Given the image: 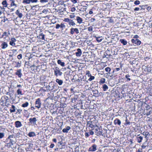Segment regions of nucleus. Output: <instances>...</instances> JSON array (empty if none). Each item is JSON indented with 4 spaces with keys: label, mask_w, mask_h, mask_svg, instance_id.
<instances>
[{
    "label": "nucleus",
    "mask_w": 152,
    "mask_h": 152,
    "mask_svg": "<svg viewBox=\"0 0 152 152\" xmlns=\"http://www.w3.org/2000/svg\"><path fill=\"white\" fill-rule=\"evenodd\" d=\"M5 142L6 144L7 147L10 148L12 145L15 143V138L13 135H10L7 138Z\"/></svg>",
    "instance_id": "1"
},
{
    "label": "nucleus",
    "mask_w": 152,
    "mask_h": 152,
    "mask_svg": "<svg viewBox=\"0 0 152 152\" xmlns=\"http://www.w3.org/2000/svg\"><path fill=\"white\" fill-rule=\"evenodd\" d=\"M54 75L56 76H61L62 75V73L61 72L58 67H55L54 69Z\"/></svg>",
    "instance_id": "2"
},
{
    "label": "nucleus",
    "mask_w": 152,
    "mask_h": 152,
    "mask_svg": "<svg viewBox=\"0 0 152 152\" xmlns=\"http://www.w3.org/2000/svg\"><path fill=\"white\" fill-rule=\"evenodd\" d=\"M35 107L38 109H39L41 107L42 103L40 101V98H38L36 100L35 102Z\"/></svg>",
    "instance_id": "3"
},
{
    "label": "nucleus",
    "mask_w": 152,
    "mask_h": 152,
    "mask_svg": "<svg viewBox=\"0 0 152 152\" xmlns=\"http://www.w3.org/2000/svg\"><path fill=\"white\" fill-rule=\"evenodd\" d=\"M64 21L68 23L69 24L70 26H74L75 25V23L72 20L68 18H65Z\"/></svg>",
    "instance_id": "4"
},
{
    "label": "nucleus",
    "mask_w": 152,
    "mask_h": 152,
    "mask_svg": "<svg viewBox=\"0 0 152 152\" xmlns=\"http://www.w3.org/2000/svg\"><path fill=\"white\" fill-rule=\"evenodd\" d=\"M131 42L135 46L136 45L137 46L140 45L141 43V41L138 39H132Z\"/></svg>",
    "instance_id": "5"
},
{
    "label": "nucleus",
    "mask_w": 152,
    "mask_h": 152,
    "mask_svg": "<svg viewBox=\"0 0 152 152\" xmlns=\"http://www.w3.org/2000/svg\"><path fill=\"white\" fill-rule=\"evenodd\" d=\"M94 134V132L91 129H89L88 131L87 130L85 133V136L86 138L88 137L90 135H93Z\"/></svg>",
    "instance_id": "6"
},
{
    "label": "nucleus",
    "mask_w": 152,
    "mask_h": 152,
    "mask_svg": "<svg viewBox=\"0 0 152 152\" xmlns=\"http://www.w3.org/2000/svg\"><path fill=\"white\" fill-rule=\"evenodd\" d=\"M70 33L71 34L73 35L75 33L78 34L79 33V31L77 28H72L70 29Z\"/></svg>",
    "instance_id": "7"
},
{
    "label": "nucleus",
    "mask_w": 152,
    "mask_h": 152,
    "mask_svg": "<svg viewBox=\"0 0 152 152\" xmlns=\"http://www.w3.org/2000/svg\"><path fill=\"white\" fill-rule=\"evenodd\" d=\"M97 145L96 144H94L92 145L88 149V151H95L97 150Z\"/></svg>",
    "instance_id": "8"
},
{
    "label": "nucleus",
    "mask_w": 152,
    "mask_h": 152,
    "mask_svg": "<svg viewBox=\"0 0 152 152\" xmlns=\"http://www.w3.org/2000/svg\"><path fill=\"white\" fill-rule=\"evenodd\" d=\"M0 46L2 49H5L8 47V45L7 42L2 41Z\"/></svg>",
    "instance_id": "9"
},
{
    "label": "nucleus",
    "mask_w": 152,
    "mask_h": 152,
    "mask_svg": "<svg viewBox=\"0 0 152 152\" xmlns=\"http://www.w3.org/2000/svg\"><path fill=\"white\" fill-rule=\"evenodd\" d=\"M15 74L17 75L18 77L21 78L22 75V70L20 69H17V71L15 73Z\"/></svg>",
    "instance_id": "10"
},
{
    "label": "nucleus",
    "mask_w": 152,
    "mask_h": 152,
    "mask_svg": "<svg viewBox=\"0 0 152 152\" xmlns=\"http://www.w3.org/2000/svg\"><path fill=\"white\" fill-rule=\"evenodd\" d=\"M87 126L88 127L91 128V129L92 130L94 129V126L93 124L92 121H89L87 124Z\"/></svg>",
    "instance_id": "11"
},
{
    "label": "nucleus",
    "mask_w": 152,
    "mask_h": 152,
    "mask_svg": "<svg viewBox=\"0 0 152 152\" xmlns=\"http://www.w3.org/2000/svg\"><path fill=\"white\" fill-rule=\"evenodd\" d=\"M16 41V39L15 38H11L10 41V44L12 46H14L15 45V42Z\"/></svg>",
    "instance_id": "12"
},
{
    "label": "nucleus",
    "mask_w": 152,
    "mask_h": 152,
    "mask_svg": "<svg viewBox=\"0 0 152 152\" xmlns=\"http://www.w3.org/2000/svg\"><path fill=\"white\" fill-rule=\"evenodd\" d=\"M29 121L31 124L35 125L36 124L37 119L35 117L30 118L29 119Z\"/></svg>",
    "instance_id": "13"
},
{
    "label": "nucleus",
    "mask_w": 152,
    "mask_h": 152,
    "mask_svg": "<svg viewBox=\"0 0 152 152\" xmlns=\"http://www.w3.org/2000/svg\"><path fill=\"white\" fill-rule=\"evenodd\" d=\"M15 126L17 128L21 127L22 126L21 122L19 121H16L15 122Z\"/></svg>",
    "instance_id": "14"
},
{
    "label": "nucleus",
    "mask_w": 152,
    "mask_h": 152,
    "mask_svg": "<svg viewBox=\"0 0 152 152\" xmlns=\"http://www.w3.org/2000/svg\"><path fill=\"white\" fill-rule=\"evenodd\" d=\"M114 124L115 125L120 126L121 124V121L118 118H115L114 121Z\"/></svg>",
    "instance_id": "15"
},
{
    "label": "nucleus",
    "mask_w": 152,
    "mask_h": 152,
    "mask_svg": "<svg viewBox=\"0 0 152 152\" xmlns=\"http://www.w3.org/2000/svg\"><path fill=\"white\" fill-rule=\"evenodd\" d=\"M94 38H95L96 40L98 42H100L103 39L102 36L99 37L95 36L94 37Z\"/></svg>",
    "instance_id": "16"
},
{
    "label": "nucleus",
    "mask_w": 152,
    "mask_h": 152,
    "mask_svg": "<svg viewBox=\"0 0 152 152\" xmlns=\"http://www.w3.org/2000/svg\"><path fill=\"white\" fill-rule=\"evenodd\" d=\"M77 52L75 53V54L77 56H80L82 53L81 50L80 48H78L77 49Z\"/></svg>",
    "instance_id": "17"
},
{
    "label": "nucleus",
    "mask_w": 152,
    "mask_h": 152,
    "mask_svg": "<svg viewBox=\"0 0 152 152\" xmlns=\"http://www.w3.org/2000/svg\"><path fill=\"white\" fill-rule=\"evenodd\" d=\"M71 129V127L69 126H67L66 128L63 129L62 131L64 133H67Z\"/></svg>",
    "instance_id": "18"
},
{
    "label": "nucleus",
    "mask_w": 152,
    "mask_h": 152,
    "mask_svg": "<svg viewBox=\"0 0 152 152\" xmlns=\"http://www.w3.org/2000/svg\"><path fill=\"white\" fill-rule=\"evenodd\" d=\"M95 130H96V132L99 135H103V131L102 129H100V128H99L98 129H96Z\"/></svg>",
    "instance_id": "19"
},
{
    "label": "nucleus",
    "mask_w": 152,
    "mask_h": 152,
    "mask_svg": "<svg viewBox=\"0 0 152 152\" xmlns=\"http://www.w3.org/2000/svg\"><path fill=\"white\" fill-rule=\"evenodd\" d=\"M122 64H121L120 65V67L117 68H116L115 69H114L113 70V71L112 72V73H114V72H115L119 71V70H122Z\"/></svg>",
    "instance_id": "20"
},
{
    "label": "nucleus",
    "mask_w": 152,
    "mask_h": 152,
    "mask_svg": "<svg viewBox=\"0 0 152 152\" xmlns=\"http://www.w3.org/2000/svg\"><path fill=\"white\" fill-rule=\"evenodd\" d=\"M57 63L62 66L63 67L65 66V63L64 62H62L61 60L60 59L58 60Z\"/></svg>",
    "instance_id": "21"
},
{
    "label": "nucleus",
    "mask_w": 152,
    "mask_h": 152,
    "mask_svg": "<svg viewBox=\"0 0 152 152\" xmlns=\"http://www.w3.org/2000/svg\"><path fill=\"white\" fill-rule=\"evenodd\" d=\"M15 14L20 18H21L23 16V15L22 13H20L19 11L18 10L16 11Z\"/></svg>",
    "instance_id": "22"
},
{
    "label": "nucleus",
    "mask_w": 152,
    "mask_h": 152,
    "mask_svg": "<svg viewBox=\"0 0 152 152\" xmlns=\"http://www.w3.org/2000/svg\"><path fill=\"white\" fill-rule=\"evenodd\" d=\"M28 135L29 137H33L35 136H36V135L35 133L33 132H29L28 134Z\"/></svg>",
    "instance_id": "23"
},
{
    "label": "nucleus",
    "mask_w": 152,
    "mask_h": 152,
    "mask_svg": "<svg viewBox=\"0 0 152 152\" xmlns=\"http://www.w3.org/2000/svg\"><path fill=\"white\" fill-rule=\"evenodd\" d=\"M76 20H77V23L80 24L83 21L82 19L79 16H77L76 17Z\"/></svg>",
    "instance_id": "24"
},
{
    "label": "nucleus",
    "mask_w": 152,
    "mask_h": 152,
    "mask_svg": "<svg viewBox=\"0 0 152 152\" xmlns=\"http://www.w3.org/2000/svg\"><path fill=\"white\" fill-rule=\"evenodd\" d=\"M56 81L57 83L60 86L62 85L63 83V81L61 80H60L58 79H56Z\"/></svg>",
    "instance_id": "25"
},
{
    "label": "nucleus",
    "mask_w": 152,
    "mask_h": 152,
    "mask_svg": "<svg viewBox=\"0 0 152 152\" xmlns=\"http://www.w3.org/2000/svg\"><path fill=\"white\" fill-rule=\"evenodd\" d=\"M120 41L124 45H126L127 44V41L124 39H121L120 40Z\"/></svg>",
    "instance_id": "26"
},
{
    "label": "nucleus",
    "mask_w": 152,
    "mask_h": 152,
    "mask_svg": "<svg viewBox=\"0 0 152 152\" xmlns=\"http://www.w3.org/2000/svg\"><path fill=\"white\" fill-rule=\"evenodd\" d=\"M15 63H16V65L15 66V67L17 68H19L21 66V62H15Z\"/></svg>",
    "instance_id": "27"
},
{
    "label": "nucleus",
    "mask_w": 152,
    "mask_h": 152,
    "mask_svg": "<svg viewBox=\"0 0 152 152\" xmlns=\"http://www.w3.org/2000/svg\"><path fill=\"white\" fill-rule=\"evenodd\" d=\"M3 5L4 7H7L8 4L6 0H4L1 3Z\"/></svg>",
    "instance_id": "28"
},
{
    "label": "nucleus",
    "mask_w": 152,
    "mask_h": 152,
    "mask_svg": "<svg viewBox=\"0 0 152 152\" xmlns=\"http://www.w3.org/2000/svg\"><path fill=\"white\" fill-rule=\"evenodd\" d=\"M137 142L138 143H140L143 139V137L142 136H140L139 137H137Z\"/></svg>",
    "instance_id": "29"
},
{
    "label": "nucleus",
    "mask_w": 152,
    "mask_h": 152,
    "mask_svg": "<svg viewBox=\"0 0 152 152\" xmlns=\"http://www.w3.org/2000/svg\"><path fill=\"white\" fill-rule=\"evenodd\" d=\"M102 89L104 91H106L108 89V87L106 84H104L102 86Z\"/></svg>",
    "instance_id": "30"
},
{
    "label": "nucleus",
    "mask_w": 152,
    "mask_h": 152,
    "mask_svg": "<svg viewBox=\"0 0 152 152\" xmlns=\"http://www.w3.org/2000/svg\"><path fill=\"white\" fill-rule=\"evenodd\" d=\"M10 34V33L9 32L8 33L6 32H4L2 35L1 38L3 37L4 36L8 37Z\"/></svg>",
    "instance_id": "31"
},
{
    "label": "nucleus",
    "mask_w": 152,
    "mask_h": 152,
    "mask_svg": "<svg viewBox=\"0 0 152 152\" xmlns=\"http://www.w3.org/2000/svg\"><path fill=\"white\" fill-rule=\"evenodd\" d=\"M12 109L10 110V112L11 113L15 112L16 110L15 106L14 105H12Z\"/></svg>",
    "instance_id": "32"
},
{
    "label": "nucleus",
    "mask_w": 152,
    "mask_h": 152,
    "mask_svg": "<svg viewBox=\"0 0 152 152\" xmlns=\"http://www.w3.org/2000/svg\"><path fill=\"white\" fill-rule=\"evenodd\" d=\"M29 104L28 102H26L25 103L22 104L21 106L23 107H27Z\"/></svg>",
    "instance_id": "33"
},
{
    "label": "nucleus",
    "mask_w": 152,
    "mask_h": 152,
    "mask_svg": "<svg viewBox=\"0 0 152 152\" xmlns=\"http://www.w3.org/2000/svg\"><path fill=\"white\" fill-rule=\"evenodd\" d=\"M39 38L42 39V40L45 39V35L42 33H40L39 35Z\"/></svg>",
    "instance_id": "34"
},
{
    "label": "nucleus",
    "mask_w": 152,
    "mask_h": 152,
    "mask_svg": "<svg viewBox=\"0 0 152 152\" xmlns=\"http://www.w3.org/2000/svg\"><path fill=\"white\" fill-rule=\"evenodd\" d=\"M142 134L145 136V137L146 138V137H147L148 136H149L150 134L149 132H144L142 133Z\"/></svg>",
    "instance_id": "35"
},
{
    "label": "nucleus",
    "mask_w": 152,
    "mask_h": 152,
    "mask_svg": "<svg viewBox=\"0 0 152 152\" xmlns=\"http://www.w3.org/2000/svg\"><path fill=\"white\" fill-rule=\"evenodd\" d=\"M10 6L11 7L15 6V7H17V4L15 3V1L11 2L10 3Z\"/></svg>",
    "instance_id": "36"
},
{
    "label": "nucleus",
    "mask_w": 152,
    "mask_h": 152,
    "mask_svg": "<svg viewBox=\"0 0 152 152\" xmlns=\"http://www.w3.org/2000/svg\"><path fill=\"white\" fill-rule=\"evenodd\" d=\"M23 3H26L27 4H29L30 3V0H23L22 2Z\"/></svg>",
    "instance_id": "37"
},
{
    "label": "nucleus",
    "mask_w": 152,
    "mask_h": 152,
    "mask_svg": "<svg viewBox=\"0 0 152 152\" xmlns=\"http://www.w3.org/2000/svg\"><path fill=\"white\" fill-rule=\"evenodd\" d=\"M130 76L128 74L125 75V77L127 79V81L128 82L131 80V79L129 78Z\"/></svg>",
    "instance_id": "38"
},
{
    "label": "nucleus",
    "mask_w": 152,
    "mask_h": 152,
    "mask_svg": "<svg viewBox=\"0 0 152 152\" xmlns=\"http://www.w3.org/2000/svg\"><path fill=\"white\" fill-rule=\"evenodd\" d=\"M105 79L104 78H102L101 79V80L99 82L100 83L103 84L105 83Z\"/></svg>",
    "instance_id": "39"
},
{
    "label": "nucleus",
    "mask_w": 152,
    "mask_h": 152,
    "mask_svg": "<svg viewBox=\"0 0 152 152\" xmlns=\"http://www.w3.org/2000/svg\"><path fill=\"white\" fill-rule=\"evenodd\" d=\"M111 69L109 67H106L105 69V71H106L107 72H110V71H111Z\"/></svg>",
    "instance_id": "40"
},
{
    "label": "nucleus",
    "mask_w": 152,
    "mask_h": 152,
    "mask_svg": "<svg viewBox=\"0 0 152 152\" xmlns=\"http://www.w3.org/2000/svg\"><path fill=\"white\" fill-rule=\"evenodd\" d=\"M65 27V25L62 23H61L60 25V28L62 30H63V28Z\"/></svg>",
    "instance_id": "41"
},
{
    "label": "nucleus",
    "mask_w": 152,
    "mask_h": 152,
    "mask_svg": "<svg viewBox=\"0 0 152 152\" xmlns=\"http://www.w3.org/2000/svg\"><path fill=\"white\" fill-rule=\"evenodd\" d=\"M42 12L45 14H47L49 12V10L48 9H44L42 11Z\"/></svg>",
    "instance_id": "42"
},
{
    "label": "nucleus",
    "mask_w": 152,
    "mask_h": 152,
    "mask_svg": "<svg viewBox=\"0 0 152 152\" xmlns=\"http://www.w3.org/2000/svg\"><path fill=\"white\" fill-rule=\"evenodd\" d=\"M86 75H87L88 77H90L91 76V75L90 73V72L89 71H86Z\"/></svg>",
    "instance_id": "43"
},
{
    "label": "nucleus",
    "mask_w": 152,
    "mask_h": 152,
    "mask_svg": "<svg viewBox=\"0 0 152 152\" xmlns=\"http://www.w3.org/2000/svg\"><path fill=\"white\" fill-rule=\"evenodd\" d=\"M17 92L18 94V95L20 94L21 95H22V91L20 90V89H18L17 90Z\"/></svg>",
    "instance_id": "44"
},
{
    "label": "nucleus",
    "mask_w": 152,
    "mask_h": 152,
    "mask_svg": "<svg viewBox=\"0 0 152 152\" xmlns=\"http://www.w3.org/2000/svg\"><path fill=\"white\" fill-rule=\"evenodd\" d=\"M49 0H40V2L41 3H44L48 2Z\"/></svg>",
    "instance_id": "45"
},
{
    "label": "nucleus",
    "mask_w": 152,
    "mask_h": 152,
    "mask_svg": "<svg viewBox=\"0 0 152 152\" xmlns=\"http://www.w3.org/2000/svg\"><path fill=\"white\" fill-rule=\"evenodd\" d=\"M152 113V111L151 110L149 111V110H147L146 115L147 116H148V115H150Z\"/></svg>",
    "instance_id": "46"
},
{
    "label": "nucleus",
    "mask_w": 152,
    "mask_h": 152,
    "mask_svg": "<svg viewBox=\"0 0 152 152\" xmlns=\"http://www.w3.org/2000/svg\"><path fill=\"white\" fill-rule=\"evenodd\" d=\"M95 78V77L94 76H92V75L90 77V78L88 79V80L89 81H91L93 80H94Z\"/></svg>",
    "instance_id": "47"
},
{
    "label": "nucleus",
    "mask_w": 152,
    "mask_h": 152,
    "mask_svg": "<svg viewBox=\"0 0 152 152\" xmlns=\"http://www.w3.org/2000/svg\"><path fill=\"white\" fill-rule=\"evenodd\" d=\"M4 133L3 132L0 133V139H1L4 137Z\"/></svg>",
    "instance_id": "48"
},
{
    "label": "nucleus",
    "mask_w": 152,
    "mask_h": 152,
    "mask_svg": "<svg viewBox=\"0 0 152 152\" xmlns=\"http://www.w3.org/2000/svg\"><path fill=\"white\" fill-rule=\"evenodd\" d=\"M114 73H113L112 72L111 73L110 72H107V74L108 76H110V77H112L113 76V74Z\"/></svg>",
    "instance_id": "49"
},
{
    "label": "nucleus",
    "mask_w": 152,
    "mask_h": 152,
    "mask_svg": "<svg viewBox=\"0 0 152 152\" xmlns=\"http://www.w3.org/2000/svg\"><path fill=\"white\" fill-rule=\"evenodd\" d=\"M135 5H139L140 4V1L138 0L135 1L134 3Z\"/></svg>",
    "instance_id": "50"
},
{
    "label": "nucleus",
    "mask_w": 152,
    "mask_h": 152,
    "mask_svg": "<svg viewBox=\"0 0 152 152\" xmlns=\"http://www.w3.org/2000/svg\"><path fill=\"white\" fill-rule=\"evenodd\" d=\"M17 58L19 59H21L22 58V55L21 54H20L18 55L17 56Z\"/></svg>",
    "instance_id": "51"
},
{
    "label": "nucleus",
    "mask_w": 152,
    "mask_h": 152,
    "mask_svg": "<svg viewBox=\"0 0 152 152\" xmlns=\"http://www.w3.org/2000/svg\"><path fill=\"white\" fill-rule=\"evenodd\" d=\"M139 37L137 35H135L133 37V39H138L137 38Z\"/></svg>",
    "instance_id": "52"
},
{
    "label": "nucleus",
    "mask_w": 152,
    "mask_h": 152,
    "mask_svg": "<svg viewBox=\"0 0 152 152\" xmlns=\"http://www.w3.org/2000/svg\"><path fill=\"white\" fill-rule=\"evenodd\" d=\"M8 20V18L4 17V19L2 20V21H3L4 22H5L6 21Z\"/></svg>",
    "instance_id": "53"
},
{
    "label": "nucleus",
    "mask_w": 152,
    "mask_h": 152,
    "mask_svg": "<svg viewBox=\"0 0 152 152\" xmlns=\"http://www.w3.org/2000/svg\"><path fill=\"white\" fill-rule=\"evenodd\" d=\"M60 27V25H59L58 24H57L56 25V29H58Z\"/></svg>",
    "instance_id": "54"
},
{
    "label": "nucleus",
    "mask_w": 152,
    "mask_h": 152,
    "mask_svg": "<svg viewBox=\"0 0 152 152\" xmlns=\"http://www.w3.org/2000/svg\"><path fill=\"white\" fill-rule=\"evenodd\" d=\"M78 0H71V1L73 3L75 4L77 2Z\"/></svg>",
    "instance_id": "55"
},
{
    "label": "nucleus",
    "mask_w": 152,
    "mask_h": 152,
    "mask_svg": "<svg viewBox=\"0 0 152 152\" xmlns=\"http://www.w3.org/2000/svg\"><path fill=\"white\" fill-rule=\"evenodd\" d=\"M30 1L32 3H35L37 2L38 0H30Z\"/></svg>",
    "instance_id": "56"
},
{
    "label": "nucleus",
    "mask_w": 152,
    "mask_h": 152,
    "mask_svg": "<svg viewBox=\"0 0 152 152\" xmlns=\"http://www.w3.org/2000/svg\"><path fill=\"white\" fill-rule=\"evenodd\" d=\"M126 124L127 125L130 124V122L129 121H128L127 119H126Z\"/></svg>",
    "instance_id": "57"
},
{
    "label": "nucleus",
    "mask_w": 152,
    "mask_h": 152,
    "mask_svg": "<svg viewBox=\"0 0 152 152\" xmlns=\"http://www.w3.org/2000/svg\"><path fill=\"white\" fill-rule=\"evenodd\" d=\"M54 146V145L53 143H51L50 145V148H53Z\"/></svg>",
    "instance_id": "58"
},
{
    "label": "nucleus",
    "mask_w": 152,
    "mask_h": 152,
    "mask_svg": "<svg viewBox=\"0 0 152 152\" xmlns=\"http://www.w3.org/2000/svg\"><path fill=\"white\" fill-rule=\"evenodd\" d=\"M75 10H76V9H75V8L74 7H73L71 9V11L72 12H74L75 11Z\"/></svg>",
    "instance_id": "59"
},
{
    "label": "nucleus",
    "mask_w": 152,
    "mask_h": 152,
    "mask_svg": "<svg viewBox=\"0 0 152 152\" xmlns=\"http://www.w3.org/2000/svg\"><path fill=\"white\" fill-rule=\"evenodd\" d=\"M22 111V110H20V109H17V113H18L19 114H20V113H21V112Z\"/></svg>",
    "instance_id": "60"
},
{
    "label": "nucleus",
    "mask_w": 152,
    "mask_h": 152,
    "mask_svg": "<svg viewBox=\"0 0 152 152\" xmlns=\"http://www.w3.org/2000/svg\"><path fill=\"white\" fill-rule=\"evenodd\" d=\"M75 16L74 15H69V17L70 18H74L75 17Z\"/></svg>",
    "instance_id": "61"
},
{
    "label": "nucleus",
    "mask_w": 152,
    "mask_h": 152,
    "mask_svg": "<svg viewBox=\"0 0 152 152\" xmlns=\"http://www.w3.org/2000/svg\"><path fill=\"white\" fill-rule=\"evenodd\" d=\"M139 10H140V8L139 7H136L134 9V10L135 11H137Z\"/></svg>",
    "instance_id": "62"
},
{
    "label": "nucleus",
    "mask_w": 152,
    "mask_h": 152,
    "mask_svg": "<svg viewBox=\"0 0 152 152\" xmlns=\"http://www.w3.org/2000/svg\"><path fill=\"white\" fill-rule=\"evenodd\" d=\"M97 93H94V96H98V91H97Z\"/></svg>",
    "instance_id": "63"
},
{
    "label": "nucleus",
    "mask_w": 152,
    "mask_h": 152,
    "mask_svg": "<svg viewBox=\"0 0 152 152\" xmlns=\"http://www.w3.org/2000/svg\"><path fill=\"white\" fill-rule=\"evenodd\" d=\"M12 50L13 53H15L17 51V50L16 49H13Z\"/></svg>",
    "instance_id": "64"
}]
</instances>
